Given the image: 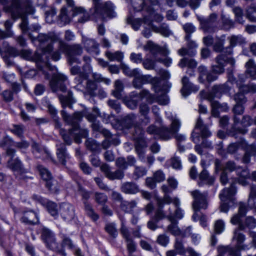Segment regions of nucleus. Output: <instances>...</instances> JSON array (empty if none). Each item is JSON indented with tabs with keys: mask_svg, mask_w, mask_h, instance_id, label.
<instances>
[{
	"mask_svg": "<svg viewBox=\"0 0 256 256\" xmlns=\"http://www.w3.org/2000/svg\"><path fill=\"white\" fill-rule=\"evenodd\" d=\"M131 4L136 11H143L152 15L154 12V6L160 5L159 0H132Z\"/></svg>",
	"mask_w": 256,
	"mask_h": 256,
	"instance_id": "4468645a",
	"label": "nucleus"
},
{
	"mask_svg": "<svg viewBox=\"0 0 256 256\" xmlns=\"http://www.w3.org/2000/svg\"><path fill=\"white\" fill-rule=\"evenodd\" d=\"M71 126L72 127V128L71 130H70L68 132V134L63 129H60V130L59 131L60 134L62 137L64 141L68 145L70 144L72 142V138L74 137V132L77 131L79 128H77L76 129L72 126Z\"/></svg>",
	"mask_w": 256,
	"mask_h": 256,
	"instance_id": "58836bf2",
	"label": "nucleus"
},
{
	"mask_svg": "<svg viewBox=\"0 0 256 256\" xmlns=\"http://www.w3.org/2000/svg\"><path fill=\"white\" fill-rule=\"evenodd\" d=\"M166 114L167 118L172 121V122L170 128L166 126H162L160 128L158 138L164 140H168L171 138L178 132L180 126V122L176 116H173L170 112H166Z\"/></svg>",
	"mask_w": 256,
	"mask_h": 256,
	"instance_id": "1a4fd4ad",
	"label": "nucleus"
},
{
	"mask_svg": "<svg viewBox=\"0 0 256 256\" xmlns=\"http://www.w3.org/2000/svg\"><path fill=\"white\" fill-rule=\"evenodd\" d=\"M37 40L40 42L41 46H42L41 54H44V58L46 60L48 61V55L53 50V44L55 42H58L60 40L58 36L53 32H50L48 34H40L38 37Z\"/></svg>",
	"mask_w": 256,
	"mask_h": 256,
	"instance_id": "6e6552de",
	"label": "nucleus"
},
{
	"mask_svg": "<svg viewBox=\"0 0 256 256\" xmlns=\"http://www.w3.org/2000/svg\"><path fill=\"white\" fill-rule=\"evenodd\" d=\"M120 190L126 194H135L139 192L138 186L134 182H125L122 184Z\"/></svg>",
	"mask_w": 256,
	"mask_h": 256,
	"instance_id": "7c9ffc66",
	"label": "nucleus"
},
{
	"mask_svg": "<svg viewBox=\"0 0 256 256\" xmlns=\"http://www.w3.org/2000/svg\"><path fill=\"white\" fill-rule=\"evenodd\" d=\"M182 28L186 33L184 38L185 40H190L191 34L194 33L196 30L195 26L192 23L190 22L186 23L184 24L182 26Z\"/></svg>",
	"mask_w": 256,
	"mask_h": 256,
	"instance_id": "864d4df0",
	"label": "nucleus"
},
{
	"mask_svg": "<svg viewBox=\"0 0 256 256\" xmlns=\"http://www.w3.org/2000/svg\"><path fill=\"white\" fill-rule=\"evenodd\" d=\"M127 22L131 24L132 28L135 30L139 29L142 24V20L140 18H134L132 16H129L127 18Z\"/></svg>",
	"mask_w": 256,
	"mask_h": 256,
	"instance_id": "bf43d9fd",
	"label": "nucleus"
},
{
	"mask_svg": "<svg viewBox=\"0 0 256 256\" xmlns=\"http://www.w3.org/2000/svg\"><path fill=\"white\" fill-rule=\"evenodd\" d=\"M232 120L233 124L228 132L230 136L235 138H236L238 134H246L248 132L246 128L253 122L252 117L248 114L244 115L242 118L237 116H233Z\"/></svg>",
	"mask_w": 256,
	"mask_h": 256,
	"instance_id": "423d86ee",
	"label": "nucleus"
},
{
	"mask_svg": "<svg viewBox=\"0 0 256 256\" xmlns=\"http://www.w3.org/2000/svg\"><path fill=\"white\" fill-rule=\"evenodd\" d=\"M59 213L62 218L66 222H70L75 216V210L74 206L69 203H62L59 208Z\"/></svg>",
	"mask_w": 256,
	"mask_h": 256,
	"instance_id": "a211bd4d",
	"label": "nucleus"
},
{
	"mask_svg": "<svg viewBox=\"0 0 256 256\" xmlns=\"http://www.w3.org/2000/svg\"><path fill=\"white\" fill-rule=\"evenodd\" d=\"M106 232L112 237L116 238L118 234L116 225L114 223H110L106 224L105 227Z\"/></svg>",
	"mask_w": 256,
	"mask_h": 256,
	"instance_id": "e2e57ef3",
	"label": "nucleus"
},
{
	"mask_svg": "<svg viewBox=\"0 0 256 256\" xmlns=\"http://www.w3.org/2000/svg\"><path fill=\"white\" fill-rule=\"evenodd\" d=\"M143 48L145 51H149L152 58L155 60L157 59L156 56L158 54L166 56L169 53V51L166 46H160L151 40L148 41Z\"/></svg>",
	"mask_w": 256,
	"mask_h": 256,
	"instance_id": "dca6fc26",
	"label": "nucleus"
},
{
	"mask_svg": "<svg viewBox=\"0 0 256 256\" xmlns=\"http://www.w3.org/2000/svg\"><path fill=\"white\" fill-rule=\"evenodd\" d=\"M134 77V78L133 80L132 84L136 88H140L144 84L148 82L150 78V76L142 75L140 71L138 72V74Z\"/></svg>",
	"mask_w": 256,
	"mask_h": 256,
	"instance_id": "f704fd0d",
	"label": "nucleus"
},
{
	"mask_svg": "<svg viewBox=\"0 0 256 256\" xmlns=\"http://www.w3.org/2000/svg\"><path fill=\"white\" fill-rule=\"evenodd\" d=\"M93 112H88L86 110H84L82 112H75L72 116H70L66 110H63L61 111V114L66 122L76 129L79 128V122L82 120L83 116L90 122L96 121L97 116H100V110L97 108L94 107Z\"/></svg>",
	"mask_w": 256,
	"mask_h": 256,
	"instance_id": "7ed1b4c3",
	"label": "nucleus"
},
{
	"mask_svg": "<svg viewBox=\"0 0 256 256\" xmlns=\"http://www.w3.org/2000/svg\"><path fill=\"white\" fill-rule=\"evenodd\" d=\"M7 10L10 11L11 18L15 21L21 18L20 27L24 34H28L32 40L35 39L30 32L28 17L26 14H32L35 9L32 0H12V6L6 8Z\"/></svg>",
	"mask_w": 256,
	"mask_h": 256,
	"instance_id": "f03ea898",
	"label": "nucleus"
},
{
	"mask_svg": "<svg viewBox=\"0 0 256 256\" xmlns=\"http://www.w3.org/2000/svg\"><path fill=\"white\" fill-rule=\"evenodd\" d=\"M246 145V141L244 140H242L240 141L230 144L226 148V152L228 154H233L236 152L239 148H243Z\"/></svg>",
	"mask_w": 256,
	"mask_h": 256,
	"instance_id": "c9c22d12",
	"label": "nucleus"
},
{
	"mask_svg": "<svg viewBox=\"0 0 256 256\" xmlns=\"http://www.w3.org/2000/svg\"><path fill=\"white\" fill-rule=\"evenodd\" d=\"M147 170L143 166H135L133 176L135 180H138L146 174Z\"/></svg>",
	"mask_w": 256,
	"mask_h": 256,
	"instance_id": "052dcab7",
	"label": "nucleus"
},
{
	"mask_svg": "<svg viewBox=\"0 0 256 256\" xmlns=\"http://www.w3.org/2000/svg\"><path fill=\"white\" fill-rule=\"evenodd\" d=\"M232 11L234 14V21L240 24H244V20L243 10L240 6H235L232 8Z\"/></svg>",
	"mask_w": 256,
	"mask_h": 256,
	"instance_id": "79ce46f5",
	"label": "nucleus"
},
{
	"mask_svg": "<svg viewBox=\"0 0 256 256\" xmlns=\"http://www.w3.org/2000/svg\"><path fill=\"white\" fill-rule=\"evenodd\" d=\"M138 123L136 116L134 114H130L122 118V126L125 128H132Z\"/></svg>",
	"mask_w": 256,
	"mask_h": 256,
	"instance_id": "c756f323",
	"label": "nucleus"
},
{
	"mask_svg": "<svg viewBox=\"0 0 256 256\" xmlns=\"http://www.w3.org/2000/svg\"><path fill=\"white\" fill-rule=\"evenodd\" d=\"M246 152L243 156L242 161L245 164H248L250 162L251 157L256 156V146L254 144L246 145Z\"/></svg>",
	"mask_w": 256,
	"mask_h": 256,
	"instance_id": "cd10ccee",
	"label": "nucleus"
},
{
	"mask_svg": "<svg viewBox=\"0 0 256 256\" xmlns=\"http://www.w3.org/2000/svg\"><path fill=\"white\" fill-rule=\"evenodd\" d=\"M225 40L224 36L218 38L213 45V50L216 52H224V53L225 48L224 44Z\"/></svg>",
	"mask_w": 256,
	"mask_h": 256,
	"instance_id": "a18cd8bd",
	"label": "nucleus"
},
{
	"mask_svg": "<svg viewBox=\"0 0 256 256\" xmlns=\"http://www.w3.org/2000/svg\"><path fill=\"white\" fill-rule=\"evenodd\" d=\"M246 17L252 22H256V6L253 4L246 10Z\"/></svg>",
	"mask_w": 256,
	"mask_h": 256,
	"instance_id": "5fc2aeb1",
	"label": "nucleus"
},
{
	"mask_svg": "<svg viewBox=\"0 0 256 256\" xmlns=\"http://www.w3.org/2000/svg\"><path fill=\"white\" fill-rule=\"evenodd\" d=\"M7 166L14 172L22 173L24 171L22 162L18 158L14 160L10 158L8 162Z\"/></svg>",
	"mask_w": 256,
	"mask_h": 256,
	"instance_id": "473e14b6",
	"label": "nucleus"
},
{
	"mask_svg": "<svg viewBox=\"0 0 256 256\" xmlns=\"http://www.w3.org/2000/svg\"><path fill=\"white\" fill-rule=\"evenodd\" d=\"M84 210L88 216L94 221L98 220V216L94 212L92 205L87 202H84Z\"/></svg>",
	"mask_w": 256,
	"mask_h": 256,
	"instance_id": "603ef678",
	"label": "nucleus"
},
{
	"mask_svg": "<svg viewBox=\"0 0 256 256\" xmlns=\"http://www.w3.org/2000/svg\"><path fill=\"white\" fill-rule=\"evenodd\" d=\"M228 40H229L230 45L226 47L224 53L228 55H232L233 54V48L246 42V38L241 34L232 35L229 36Z\"/></svg>",
	"mask_w": 256,
	"mask_h": 256,
	"instance_id": "6ab92c4d",
	"label": "nucleus"
},
{
	"mask_svg": "<svg viewBox=\"0 0 256 256\" xmlns=\"http://www.w3.org/2000/svg\"><path fill=\"white\" fill-rule=\"evenodd\" d=\"M46 186L52 193H57L59 190V185L56 180L52 178L46 182Z\"/></svg>",
	"mask_w": 256,
	"mask_h": 256,
	"instance_id": "de8ad7c7",
	"label": "nucleus"
},
{
	"mask_svg": "<svg viewBox=\"0 0 256 256\" xmlns=\"http://www.w3.org/2000/svg\"><path fill=\"white\" fill-rule=\"evenodd\" d=\"M82 42L84 44L85 48L87 52L96 55H98L99 54V44L95 40L83 38Z\"/></svg>",
	"mask_w": 256,
	"mask_h": 256,
	"instance_id": "b1692460",
	"label": "nucleus"
},
{
	"mask_svg": "<svg viewBox=\"0 0 256 256\" xmlns=\"http://www.w3.org/2000/svg\"><path fill=\"white\" fill-rule=\"evenodd\" d=\"M58 49L66 54L68 62L70 65L74 63H80V59L78 56H80L83 52V48L80 44H68L60 40L59 41Z\"/></svg>",
	"mask_w": 256,
	"mask_h": 256,
	"instance_id": "0eeeda50",
	"label": "nucleus"
},
{
	"mask_svg": "<svg viewBox=\"0 0 256 256\" xmlns=\"http://www.w3.org/2000/svg\"><path fill=\"white\" fill-rule=\"evenodd\" d=\"M100 170L110 180H122L124 176V172L122 170L118 169L114 172H112L109 165L106 164L101 166Z\"/></svg>",
	"mask_w": 256,
	"mask_h": 256,
	"instance_id": "aec40b11",
	"label": "nucleus"
},
{
	"mask_svg": "<svg viewBox=\"0 0 256 256\" xmlns=\"http://www.w3.org/2000/svg\"><path fill=\"white\" fill-rule=\"evenodd\" d=\"M239 78V80L236 82V84L240 92L244 94L250 92L248 84H242V83L244 82V80L241 77H240Z\"/></svg>",
	"mask_w": 256,
	"mask_h": 256,
	"instance_id": "0e129e2a",
	"label": "nucleus"
},
{
	"mask_svg": "<svg viewBox=\"0 0 256 256\" xmlns=\"http://www.w3.org/2000/svg\"><path fill=\"white\" fill-rule=\"evenodd\" d=\"M57 152L56 154L60 162L62 164H65L66 160L68 158V156L66 152V148L64 144H56Z\"/></svg>",
	"mask_w": 256,
	"mask_h": 256,
	"instance_id": "2f4dec72",
	"label": "nucleus"
},
{
	"mask_svg": "<svg viewBox=\"0 0 256 256\" xmlns=\"http://www.w3.org/2000/svg\"><path fill=\"white\" fill-rule=\"evenodd\" d=\"M106 56L110 61L116 60L118 62H121L124 58L123 54L119 51L115 52L106 51Z\"/></svg>",
	"mask_w": 256,
	"mask_h": 256,
	"instance_id": "8fccbe9b",
	"label": "nucleus"
},
{
	"mask_svg": "<svg viewBox=\"0 0 256 256\" xmlns=\"http://www.w3.org/2000/svg\"><path fill=\"white\" fill-rule=\"evenodd\" d=\"M200 23V28L204 33H214L216 30L218 14L215 12L210 14L208 16L196 15Z\"/></svg>",
	"mask_w": 256,
	"mask_h": 256,
	"instance_id": "9d476101",
	"label": "nucleus"
},
{
	"mask_svg": "<svg viewBox=\"0 0 256 256\" xmlns=\"http://www.w3.org/2000/svg\"><path fill=\"white\" fill-rule=\"evenodd\" d=\"M94 200L98 204L104 205L108 201V196L104 193L96 192L94 193Z\"/></svg>",
	"mask_w": 256,
	"mask_h": 256,
	"instance_id": "69168bd1",
	"label": "nucleus"
},
{
	"mask_svg": "<svg viewBox=\"0 0 256 256\" xmlns=\"http://www.w3.org/2000/svg\"><path fill=\"white\" fill-rule=\"evenodd\" d=\"M46 209L48 212L56 218L58 216V211L56 204L52 202H48L46 203Z\"/></svg>",
	"mask_w": 256,
	"mask_h": 256,
	"instance_id": "680f3d73",
	"label": "nucleus"
},
{
	"mask_svg": "<svg viewBox=\"0 0 256 256\" xmlns=\"http://www.w3.org/2000/svg\"><path fill=\"white\" fill-rule=\"evenodd\" d=\"M170 163L172 167L175 170H180L182 168L181 160L176 154L170 158Z\"/></svg>",
	"mask_w": 256,
	"mask_h": 256,
	"instance_id": "13d9d810",
	"label": "nucleus"
},
{
	"mask_svg": "<svg viewBox=\"0 0 256 256\" xmlns=\"http://www.w3.org/2000/svg\"><path fill=\"white\" fill-rule=\"evenodd\" d=\"M134 131L132 132L134 138L137 140H140L142 138L144 131L142 128L138 123L134 127Z\"/></svg>",
	"mask_w": 256,
	"mask_h": 256,
	"instance_id": "774afa93",
	"label": "nucleus"
},
{
	"mask_svg": "<svg viewBox=\"0 0 256 256\" xmlns=\"http://www.w3.org/2000/svg\"><path fill=\"white\" fill-rule=\"evenodd\" d=\"M120 66L123 72L127 76L130 77H134L138 75L140 71L139 69L137 68L131 70L128 65L124 63H121Z\"/></svg>",
	"mask_w": 256,
	"mask_h": 256,
	"instance_id": "49530a36",
	"label": "nucleus"
},
{
	"mask_svg": "<svg viewBox=\"0 0 256 256\" xmlns=\"http://www.w3.org/2000/svg\"><path fill=\"white\" fill-rule=\"evenodd\" d=\"M246 74L252 79L256 80V64H254V60L250 59L246 62Z\"/></svg>",
	"mask_w": 256,
	"mask_h": 256,
	"instance_id": "ea45409f",
	"label": "nucleus"
},
{
	"mask_svg": "<svg viewBox=\"0 0 256 256\" xmlns=\"http://www.w3.org/2000/svg\"><path fill=\"white\" fill-rule=\"evenodd\" d=\"M32 152L37 158H48L50 157V152L44 148L40 146L38 144L34 142L32 145Z\"/></svg>",
	"mask_w": 256,
	"mask_h": 256,
	"instance_id": "c85d7f7f",
	"label": "nucleus"
},
{
	"mask_svg": "<svg viewBox=\"0 0 256 256\" xmlns=\"http://www.w3.org/2000/svg\"><path fill=\"white\" fill-rule=\"evenodd\" d=\"M199 178L202 180L206 181L208 184H212L214 181V178L212 176L210 177L208 172L204 169L200 173Z\"/></svg>",
	"mask_w": 256,
	"mask_h": 256,
	"instance_id": "338daca9",
	"label": "nucleus"
},
{
	"mask_svg": "<svg viewBox=\"0 0 256 256\" xmlns=\"http://www.w3.org/2000/svg\"><path fill=\"white\" fill-rule=\"evenodd\" d=\"M167 218L170 222L171 224L168 226L167 229L172 234L178 236L181 234V230L178 226V222L175 220L172 215V212L170 210V214L167 216Z\"/></svg>",
	"mask_w": 256,
	"mask_h": 256,
	"instance_id": "bb28decb",
	"label": "nucleus"
},
{
	"mask_svg": "<svg viewBox=\"0 0 256 256\" xmlns=\"http://www.w3.org/2000/svg\"><path fill=\"white\" fill-rule=\"evenodd\" d=\"M94 8L90 10V14L92 18L96 21L102 20L107 18H112L116 16L110 2L102 3L99 0H94Z\"/></svg>",
	"mask_w": 256,
	"mask_h": 256,
	"instance_id": "20e7f679",
	"label": "nucleus"
},
{
	"mask_svg": "<svg viewBox=\"0 0 256 256\" xmlns=\"http://www.w3.org/2000/svg\"><path fill=\"white\" fill-rule=\"evenodd\" d=\"M197 64V62L194 60L184 58L180 60L178 66L182 68L187 66L189 69H193L196 66Z\"/></svg>",
	"mask_w": 256,
	"mask_h": 256,
	"instance_id": "c03bdc74",
	"label": "nucleus"
},
{
	"mask_svg": "<svg viewBox=\"0 0 256 256\" xmlns=\"http://www.w3.org/2000/svg\"><path fill=\"white\" fill-rule=\"evenodd\" d=\"M38 169L41 177L46 182L53 178L50 172L44 166L39 165L38 166Z\"/></svg>",
	"mask_w": 256,
	"mask_h": 256,
	"instance_id": "09e8293b",
	"label": "nucleus"
},
{
	"mask_svg": "<svg viewBox=\"0 0 256 256\" xmlns=\"http://www.w3.org/2000/svg\"><path fill=\"white\" fill-rule=\"evenodd\" d=\"M154 88L156 92L157 93L156 100L157 102L161 105H166L169 102V98L166 94V92H162L161 94H159L160 90L158 89L157 84H155L154 85Z\"/></svg>",
	"mask_w": 256,
	"mask_h": 256,
	"instance_id": "e433bc0d",
	"label": "nucleus"
},
{
	"mask_svg": "<svg viewBox=\"0 0 256 256\" xmlns=\"http://www.w3.org/2000/svg\"><path fill=\"white\" fill-rule=\"evenodd\" d=\"M70 17L68 14V10L65 7L62 8L58 16V22L62 25L68 24L70 21Z\"/></svg>",
	"mask_w": 256,
	"mask_h": 256,
	"instance_id": "a19ab883",
	"label": "nucleus"
},
{
	"mask_svg": "<svg viewBox=\"0 0 256 256\" xmlns=\"http://www.w3.org/2000/svg\"><path fill=\"white\" fill-rule=\"evenodd\" d=\"M227 74L228 80L226 83L222 84L215 85L213 86L212 91L215 94L218 92L226 94L230 90L232 85L235 82V79L232 74V70L228 69Z\"/></svg>",
	"mask_w": 256,
	"mask_h": 256,
	"instance_id": "f3484780",
	"label": "nucleus"
},
{
	"mask_svg": "<svg viewBox=\"0 0 256 256\" xmlns=\"http://www.w3.org/2000/svg\"><path fill=\"white\" fill-rule=\"evenodd\" d=\"M191 194L194 199L192 204V208L194 212L192 216L194 221L200 220V216L198 214V211L200 209H206L208 206L206 200L207 194L201 193L200 191L196 190L191 192Z\"/></svg>",
	"mask_w": 256,
	"mask_h": 256,
	"instance_id": "9b49d317",
	"label": "nucleus"
},
{
	"mask_svg": "<svg viewBox=\"0 0 256 256\" xmlns=\"http://www.w3.org/2000/svg\"><path fill=\"white\" fill-rule=\"evenodd\" d=\"M70 72L73 75L78 74V76L75 78V80L78 84L74 86V88L76 90H82V88H84V86H82V84L84 80H86L88 78V76L87 73L85 72H82L80 67L78 66L72 67Z\"/></svg>",
	"mask_w": 256,
	"mask_h": 256,
	"instance_id": "412c9836",
	"label": "nucleus"
},
{
	"mask_svg": "<svg viewBox=\"0 0 256 256\" xmlns=\"http://www.w3.org/2000/svg\"><path fill=\"white\" fill-rule=\"evenodd\" d=\"M233 240L236 241V248L229 246H219L218 256H240V250L248 248V246L242 244L245 240V236L238 229L234 232Z\"/></svg>",
	"mask_w": 256,
	"mask_h": 256,
	"instance_id": "39448f33",
	"label": "nucleus"
},
{
	"mask_svg": "<svg viewBox=\"0 0 256 256\" xmlns=\"http://www.w3.org/2000/svg\"><path fill=\"white\" fill-rule=\"evenodd\" d=\"M20 220L28 224H36L39 223L38 214L34 211L24 212Z\"/></svg>",
	"mask_w": 256,
	"mask_h": 256,
	"instance_id": "a878e982",
	"label": "nucleus"
},
{
	"mask_svg": "<svg viewBox=\"0 0 256 256\" xmlns=\"http://www.w3.org/2000/svg\"><path fill=\"white\" fill-rule=\"evenodd\" d=\"M236 192L234 184H232L230 188H224L220 194V198L222 202L220 206V211L224 212H227L229 207L227 202L230 201L232 199V196L236 194Z\"/></svg>",
	"mask_w": 256,
	"mask_h": 256,
	"instance_id": "2eb2a0df",
	"label": "nucleus"
},
{
	"mask_svg": "<svg viewBox=\"0 0 256 256\" xmlns=\"http://www.w3.org/2000/svg\"><path fill=\"white\" fill-rule=\"evenodd\" d=\"M137 202L135 200L128 202L126 200L122 201V204H120L121 209L126 212H131L133 211L134 208L136 206Z\"/></svg>",
	"mask_w": 256,
	"mask_h": 256,
	"instance_id": "37998d69",
	"label": "nucleus"
},
{
	"mask_svg": "<svg viewBox=\"0 0 256 256\" xmlns=\"http://www.w3.org/2000/svg\"><path fill=\"white\" fill-rule=\"evenodd\" d=\"M144 22L145 24H147L154 32L160 33L164 36H168L171 34V31L168 26L166 24H162L160 26H156L152 24L150 20L146 18H144Z\"/></svg>",
	"mask_w": 256,
	"mask_h": 256,
	"instance_id": "4be33fe9",
	"label": "nucleus"
},
{
	"mask_svg": "<svg viewBox=\"0 0 256 256\" xmlns=\"http://www.w3.org/2000/svg\"><path fill=\"white\" fill-rule=\"evenodd\" d=\"M120 231L122 238L125 240L132 238L130 236V232L128 228L126 226L125 224V221L123 218L121 219V226Z\"/></svg>",
	"mask_w": 256,
	"mask_h": 256,
	"instance_id": "4d7b16f0",
	"label": "nucleus"
},
{
	"mask_svg": "<svg viewBox=\"0 0 256 256\" xmlns=\"http://www.w3.org/2000/svg\"><path fill=\"white\" fill-rule=\"evenodd\" d=\"M42 238L47 247L62 256H66V254L64 250L58 248V244L56 242L54 235L50 230L46 228H42Z\"/></svg>",
	"mask_w": 256,
	"mask_h": 256,
	"instance_id": "ddd939ff",
	"label": "nucleus"
},
{
	"mask_svg": "<svg viewBox=\"0 0 256 256\" xmlns=\"http://www.w3.org/2000/svg\"><path fill=\"white\" fill-rule=\"evenodd\" d=\"M200 0H177V6L179 7L184 8L188 5L193 10L198 8L200 6Z\"/></svg>",
	"mask_w": 256,
	"mask_h": 256,
	"instance_id": "72a5a7b5",
	"label": "nucleus"
},
{
	"mask_svg": "<svg viewBox=\"0 0 256 256\" xmlns=\"http://www.w3.org/2000/svg\"><path fill=\"white\" fill-rule=\"evenodd\" d=\"M182 88L181 90L182 94L184 97L188 96L191 92H196L199 90V88L190 82L188 78L184 76L182 80Z\"/></svg>",
	"mask_w": 256,
	"mask_h": 256,
	"instance_id": "5701e85b",
	"label": "nucleus"
},
{
	"mask_svg": "<svg viewBox=\"0 0 256 256\" xmlns=\"http://www.w3.org/2000/svg\"><path fill=\"white\" fill-rule=\"evenodd\" d=\"M139 112L140 115L144 117V120H142V122L145 124H149L150 122L148 116L150 112V108L147 104H142L140 106Z\"/></svg>",
	"mask_w": 256,
	"mask_h": 256,
	"instance_id": "4c0bfd02",
	"label": "nucleus"
},
{
	"mask_svg": "<svg viewBox=\"0 0 256 256\" xmlns=\"http://www.w3.org/2000/svg\"><path fill=\"white\" fill-rule=\"evenodd\" d=\"M20 55L22 58L26 60L35 62L38 70L42 72L46 78H50L51 75L52 74V78L50 82L52 92H57L58 98L64 109L66 107L72 108L73 102L72 98V92H68L66 96L58 94L59 92H66L67 90L64 83L67 80L66 77L61 74H52L47 72L48 70L54 71L56 68L50 66L48 60H46L44 58V54H42L38 52H36L33 54L30 50H24L21 51Z\"/></svg>",
	"mask_w": 256,
	"mask_h": 256,
	"instance_id": "f257e3e1",
	"label": "nucleus"
},
{
	"mask_svg": "<svg viewBox=\"0 0 256 256\" xmlns=\"http://www.w3.org/2000/svg\"><path fill=\"white\" fill-rule=\"evenodd\" d=\"M84 210L88 216L94 221L98 220V216L94 212L92 205L87 202H84Z\"/></svg>",
	"mask_w": 256,
	"mask_h": 256,
	"instance_id": "3c124183",
	"label": "nucleus"
},
{
	"mask_svg": "<svg viewBox=\"0 0 256 256\" xmlns=\"http://www.w3.org/2000/svg\"><path fill=\"white\" fill-rule=\"evenodd\" d=\"M236 174L238 176V182L243 186H247L249 184L248 179H250V172L248 168H242L240 166H238L236 169Z\"/></svg>",
	"mask_w": 256,
	"mask_h": 256,
	"instance_id": "393cba45",
	"label": "nucleus"
},
{
	"mask_svg": "<svg viewBox=\"0 0 256 256\" xmlns=\"http://www.w3.org/2000/svg\"><path fill=\"white\" fill-rule=\"evenodd\" d=\"M143 98H146L148 101L152 98V96L148 90H144L140 93L132 92L130 93L128 96L124 99L126 105L132 110L136 108L138 102Z\"/></svg>",
	"mask_w": 256,
	"mask_h": 256,
	"instance_id": "f8f14e48",
	"label": "nucleus"
},
{
	"mask_svg": "<svg viewBox=\"0 0 256 256\" xmlns=\"http://www.w3.org/2000/svg\"><path fill=\"white\" fill-rule=\"evenodd\" d=\"M74 16L77 15L78 14H82V16H80L78 22H79L83 23L87 21L88 20L89 16L88 14L84 12V10L80 7H76L74 8Z\"/></svg>",
	"mask_w": 256,
	"mask_h": 256,
	"instance_id": "6e6d98bb",
	"label": "nucleus"
}]
</instances>
